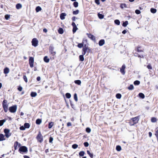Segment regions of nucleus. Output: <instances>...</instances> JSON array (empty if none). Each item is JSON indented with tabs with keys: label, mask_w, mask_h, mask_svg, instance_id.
I'll list each match as a JSON object with an SVG mask.
<instances>
[{
	"label": "nucleus",
	"mask_w": 158,
	"mask_h": 158,
	"mask_svg": "<svg viewBox=\"0 0 158 158\" xmlns=\"http://www.w3.org/2000/svg\"><path fill=\"white\" fill-rule=\"evenodd\" d=\"M98 18L100 19H102L103 18L104 16L103 15H102V14H100V13H98Z\"/></svg>",
	"instance_id": "obj_37"
},
{
	"label": "nucleus",
	"mask_w": 158,
	"mask_h": 158,
	"mask_svg": "<svg viewBox=\"0 0 158 158\" xmlns=\"http://www.w3.org/2000/svg\"><path fill=\"white\" fill-rule=\"evenodd\" d=\"M87 49V47H86V45H85L84 46V47L83 48V52H82V54L83 55H85L86 52V51Z\"/></svg>",
	"instance_id": "obj_17"
},
{
	"label": "nucleus",
	"mask_w": 158,
	"mask_h": 158,
	"mask_svg": "<svg viewBox=\"0 0 158 158\" xmlns=\"http://www.w3.org/2000/svg\"><path fill=\"white\" fill-rule=\"evenodd\" d=\"M135 13L137 14H140V11L139 10H135Z\"/></svg>",
	"instance_id": "obj_57"
},
{
	"label": "nucleus",
	"mask_w": 158,
	"mask_h": 158,
	"mask_svg": "<svg viewBox=\"0 0 158 158\" xmlns=\"http://www.w3.org/2000/svg\"><path fill=\"white\" fill-rule=\"evenodd\" d=\"M44 61L46 63H48L49 61V59L47 56H45L44 58Z\"/></svg>",
	"instance_id": "obj_21"
},
{
	"label": "nucleus",
	"mask_w": 158,
	"mask_h": 158,
	"mask_svg": "<svg viewBox=\"0 0 158 158\" xmlns=\"http://www.w3.org/2000/svg\"><path fill=\"white\" fill-rule=\"evenodd\" d=\"M49 52L52 56H54L56 54V52L54 51V48L52 46L49 47Z\"/></svg>",
	"instance_id": "obj_6"
},
{
	"label": "nucleus",
	"mask_w": 158,
	"mask_h": 158,
	"mask_svg": "<svg viewBox=\"0 0 158 158\" xmlns=\"http://www.w3.org/2000/svg\"><path fill=\"white\" fill-rule=\"evenodd\" d=\"M18 90L19 91H21L22 90V89H23V88L22 87H21V86H19L18 88Z\"/></svg>",
	"instance_id": "obj_61"
},
{
	"label": "nucleus",
	"mask_w": 158,
	"mask_h": 158,
	"mask_svg": "<svg viewBox=\"0 0 158 158\" xmlns=\"http://www.w3.org/2000/svg\"><path fill=\"white\" fill-rule=\"evenodd\" d=\"M79 12V10H77L75 11H74L73 12V15H77L78 14Z\"/></svg>",
	"instance_id": "obj_48"
},
{
	"label": "nucleus",
	"mask_w": 158,
	"mask_h": 158,
	"mask_svg": "<svg viewBox=\"0 0 158 158\" xmlns=\"http://www.w3.org/2000/svg\"><path fill=\"white\" fill-rule=\"evenodd\" d=\"M37 95V94L35 92H32L31 93V96L32 97H35Z\"/></svg>",
	"instance_id": "obj_19"
},
{
	"label": "nucleus",
	"mask_w": 158,
	"mask_h": 158,
	"mask_svg": "<svg viewBox=\"0 0 158 158\" xmlns=\"http://www.w3.org/2000/svg\"><path fill=\"white\" fill-rule=\"evenodd\" d=\"M17 106L16 105H14L10 107L9 108L10 111L12 113H15L17 110Z\"/></svg>",
	"instance_id": "obj_3"
},
{
	"label": "nucleus",
	"mask_w": 158,
	"mask_h": 158,
	"mask_svg": "<svg viewBox=\"0 0 158 158\" xmlns=\"http://www.w3.org/2000/svg\"><path fill=\"white\" fill-rule=\"evenodd\" d=\"M4 132L6 137L7 138L9 137L11 135V133L10 132V130L9 129H5L4 130Z\"/></svg>",
	"instance_id": "obj_2"
},
{
	"label": "nucleus",
	"mask_w": 158,
	"mask_h": 158,
	"mask_svg": "<svg viewBox=\"0 0 158 158\" xmlns=\"http://www.w3.org/2000/svg\"><path fill=\"white\" fill-rule=\"evenodd\" d=\"M78 146L77 144H75L72 145V147L73 149H76L77 148Z\"/></svg>",
	"instance_id": "obj_49"
},
{
	"label": "nucleus",
	"mask_w": 158,
	"mask_h": 158,
	"mask_svg": "<svg viewBox=\"0 0 158 158\" xmlns=\"http://www.w3.org/2000/svg\"><path fill=\"white\" fill-rule=\"evenodd\" d=\"M19 151L22 153V152H27V148L25 146H22L20 147Z\"/></svg>",
	"instance_id": "obj_1"
},
{
	"label": "nucleus",
	"mask_w": 158,
	"mask_h": 158,
	"mask_svg": "<svg viewBox=\"0 0 158 158\" xmlns=\"http://www.w3.org/2000/svg\"><path fill=\"white\" fill-rule=\"evenodd\" d=\"M147 68L149 69H152V67L150 64H149L147 66Z\"/></svg>",
	"instance_id": "obj_58"
},
{
	"label": "nucleus",
	"mask_w": 158,
	"mask_h": 158,
	"mask_svg": "<svg viewBox=\"0 0 158 158\" xmlns=\"http://www.w3.org/2000/svg\"><path fill=\"white\" fill-rule=\"evenodd\" d=\"M66 97L68 98H69L71 97V95L70 93H67L65 94Z\"/></svg>",
	"instance_id": "obj_42"
},
{
	"label": "nucleus",
	"mask_w": 158,
	"mask_h": 158,
	"mask_svg": "<svg viewBox=\"0 0 158 158\" xmlns=\"http://www.w3.org/2000/svg\"><path fill=\"white\" fill-rule=\"evenodd\" d=\"M134 56H138L139 57H142V58L143 57V56H141L140 55H139L137 53H135Z\"/></svg>",
	"instance_id": "obj_47"
},
{
	"label": "nucleus",
	"mask_w": 158,
	"mask_h": 158,
	"mask_svg": "<svg viewBox=\"0 0 158 158\" xmlns=\"http://www.w3.org/2000/svg\"><path fill=\"white\" fill-rule=\"evenodd\" d=\"M70 105H71V107H72V108H73V106H74V105L73 104L72 102L70 100Z\"/></svg>",
	"instance_id": "obj_64"
},
{
	"label": "nucleus",
	"mask_w": 158,
	"mask_h": 158,
	"mask_svg": "<svg viewBox=\"0 0 158 158\" xmlns=\"http://www.w3.org/2000/svg\"><path fill=\"white\" fill-rule=\"evenodd\" d=\"M128 24V22L127 21H126L124 22H123L122 26L123 27H126Z\"/></svg>",
	"instance_id": "obj_32"
},
{
	"label": "nucleus",
	"mask_w": 158,
	"mask_h": 158,
	"mask_svg": "<svg viewBox=\"0 0 158 158\" xmlns=\"http://www.w3.org/2000/svg\"><path fill=\"white\" fill-rule=\"evenodd\" d=\"M16 8L17 9H19L22 7V5L21 4H17L16 6Z\"/></svg>",
	"instance_id": "obj_20"
},
{
	"label": "nucleus",
	"mask_w": 158,
	"mask_h": 158,
	"mask_svg": "<svg viewBox=\"0 0 158 158\" xmlns=\"http://www.w3.org/2000/svg\"><path fill=\"white\" fill-rule=\"evenodd\" d=\"M53 138L52 137H50L49 138V142L50 143H52L53 140Z\"/></svg>",
	"instance_id": "obj_55"
},
{
	"label": "nucleus",
	"mask_w": 158,
	"mask_h": 158,
	"mask_svg": "<svg viewBox=\"0 0 158 158\" xmlns=\"http://www.w3.org/2000/svg\"><path fill=\"white\" fill-rule=\"evenodd\" d=\"M6 120L5 119L1 120H0V126H2L3 123L6 122Z\"/></svg>",
	"instance_id": "obj_30"
},
{
	"label": "nucleus",
	"mask_w": 158,
	"mask_h": 158,
	"mask_svg": "<svg viewBox=\"0 0 158 158\" xmlns=\"http://www.w3.org/2000/svg\"><path fill=\"white\" fill-rule=\"evenodd\" d=\"M151 122L153 123L156 122V118L153 117L151 119Z\"/></svg>",
	"instance_id": "obj_45"
},
{
	"label": "nucleus",
	"mask_w": 158,
	"mask_h": 158,
	"mask_svg": "<svg viewBox=\"0 0 158 158\" xmlns=\"http://www.w3.org/2000/svg\"><path fill=\"white\" fill-rule=\"evenodd\" d=\"M36 138L38 140V141L40 142V143H41L43 142V136L40 132H39V134H38L37 136L36 137Z\"/></svg>",
	"instance_id": "obj_4"
},
{
	"label": "nucleus",
	"mask_w": 158,
	"mask_h": 158,
	"mask_svg": "<svg viewBox=\"0 0 158 158\" xmlns=\"http://www.w3.org/2000/svg\"><path fill=\"white\" fill-rule=\"evenodd\" d=\"M34 59L32 57H30L29 59V64L30 67L31 68L33 67Z\"/></svg>",
	"instance_id": "obj_8"
},
{
	"label": "nucleus",
	"mask_w": 158,
	"mask_h": 158,
	"mask_svg": "<svg viewBox=\"0 0 158 158\" xmlns=\"http://www.w3.org/2000/svg\"><path fill=\"white\" fill-rule=\"evenodd\" d=\"M84 145L85 147H87L89 146V144L88 142H85L84 143Z\"/></svg>",
	"instance_id": "obj_54"
},
{
	"label": "nucleus",
	"mask_w": 158,
	"mask_h": 158,
	"mask_svg": "<svg viewBox=\"0 0 158 158\" xmlns=\"http://www.w3.org/2000/svg\"><path fill=\"white\" fill-rule=\"evenodd\" d=\"M85 154V152L83 151H81L79 153V155L80 156H83Z\"/></svg>",
	"instance_id": "obj_41"
},
{
	"label": "nucleus",
	"mask_w": 158,
	"mask_h": 158,
	"mask_svg": "<svg viewBox=\"0 0 158 158\" xmlns=\"http://www.w3.org/2000/svg\"><path fill=\"white\" fill-rule=\"evenodd\" d=\"M105 43V40L103 39H102L99 41L98 44L100 46H101L103 45Z\"/></svg>",
	"instance_id": "obj_15"
},
{
	"label": "nucleus",
	"mask_w": 158,
	"mask_h": 158,
	"mask_svg": "<svg viewBox=\"0 0 158 158\" xmlns=\"http://www.w3.org/2000/svg\"><path fill=\"white\" fill-rule=\"evenodd\" d=\"M10 17V15H6L5 16V19L6 20H8Z\"/></svg>",
	"instance_id": "obj_53"
},
{
	"label": "nucleus",
	"mask_w": 158,
	"mask_h": 158,
	"mask_svg": "<svg viewBox=\"0 0 158 158\" xmlns=\"http://www.w3.org/2000/svg\"><path fill=\"white\" fill-rule=\"evenodd\" d=\"M5 140V136L3 134H0V141Z\"/></svg>",
	"instance_id": "obj_16"
},
{
	"label": "nucleus",
	"mask_w": 158,
	"mask_h": 158,
	"mask_svg": "<svg viewBox=\"0 0 158 158\" xmlns=\"http://www.w3.org/2000/svg\"><path fill=\"white\" fill-rule=\"evenodd\" d=\"M20 129L21 130H24L25 129V127L24 126H22L20 127Z\"/></svg>",
	"instance_id": "obj_56"
},
{
	"label": "nucleus",
	"mask_w": 158,
	"mask_h": 158,
	"mask_svg": "<svg viewBox=\"0 0 158 158\" xmlns=\"http://www.w3.org/2000/svg\"><path fill=\"white\" fill-rule=\"evenodd\" d=\"M41 120L40 119H37L36 121V123L37 124H40L41 123Z\"/></svg>",
	"instance_id": "obj_34"
},
{
	"label": "nucleus",
	"mask_w": 158,
	"mask_h": 158,
	"mask_svg": "<svg viewBox=\"0 0 158 158\" xmlns=\"http://www.w3.org/2000/svg\"><path fill=\"white\" fill-rule=\"evenodd\" d=\"M83 46V43H79L77 45V47L79 48H81Z\"/></svg>",
	"instance_id": "obj_43"
},
{
	"label": "nucleus",
	"mask_w": 158,
	"mask_h": 158,
	"mask_svg": "<svg viewBox=\"0 0 158 158\" xmlns=\"http://www.w3.org/2000/svg\"><path fill=\"white\" fill-rule=\"evenodd\" d=\"M23 78L24 81L26 82H27V77L26 75H24Z\"/></svg>",
	"instance_id": "obj_52"
},
{
	"label": "nucleus",
	"mask_w": 158,
	"mask_h": 158,
	"mask_svg": "<svg viewBox=\"0 0 158 158\" xmlns=\"http://www.w3.org/2000/svg\"><path fill=\"white\" fill-rule=\"evenodd\" d=\"M95 2L97 5H98L100 4L99 0H95Z\"/></svg>",
	"instance_id": "obj_59"
},
{
	"label": "nucleus",
	"mask_w": 158,
	"mask_h": 158,
	"mask_svg": "<svg viewBox=\"0 0 158 158\" xmlns=\"http://www.w3.org/2000/svg\"><path fill=\"white\" fill-rule=\"evenodd\" d=\"M125 68V66L124 65H123L120 69V71L123 75H124L125 73L124 71V69Z\"/></svg>",
	"instance_id": "obj_12"
},
{
	"label": "nucleus",
	"mask_w": 158,
	"mask_h": 158,
	"mask_svg": "<svg viewBox=\"0 0 158 158\" xmlns=\"http://www.w3.org/2000/svg\"><path fill=\"white\" fill-rule=\"evenodd\" d=\"M139 48H140V47H137L136 48L137 51L138 52H143V51L142 50L139 49Z\"/></svg>",
	"instance_id": "obj_51"
},
{
	"label": "nucleus",
	"mask_w": 158,
	"mask_h": 158,
	"mask_svg": "<svg viewBox=\"0 0 158 158\" xmlns=\"http://www.w3.org/2000/svg\"><path fill=\"white\" fill-rule=\"evenodd\" d=\"M72 25L73 27V32L74 33L78 29V28L74 22H72Z\"/></svg>",
	"instance_id": "obj_9"
},
{
	"label": "nucleus",
	"mask_w": 158,
	"mask_h": 158,
	"mask_svg": "<svg viewBox=\"0 0 158 158\" xmlns=\"http://www.w3.org/2000/svg\"><path fill=\"white\" fill-rule=\"evenodd\" d=\"M91 129L89 127H87L86 129V131L88 133H89L91 132Z\"/></svg>",
	"instance_id": "obj_50"
},
{
	"label": "nucleus",
	"mask_w": 158,
	"mask_h": 158,
	"mask_svg": "<svg viewBox=\"0 0 158 158\" xmlns=\"http://www.w3.org/2000/svg\"><path fill=\"white\" fill-rule=\"evenodd\" d=\"M87 154L91 158H93V154L92 153H91L89 151L87 150Z\"/></svg>",
	"instance_id": "obj_31"
},
{
	"label": "nucleus",
	"mask_w": 158,
	"mask_h": 158,
	"mask_svg": "<svg viewBox=\"0 0 158 158\" xmlns=\"http://www.w3.org/2000/svg\"><path fill=\"white\" fill-rule=\"evenodd\" d=\"M74 99L76 102H77L78 100L77 97V94H75L74 95Z\"/></svg>",
	"instance_id": "obj_46"
},
{
	"label": "nucleus",
	"mask_w": 158,
	"mask_h": 158,
	"mask_svg": "<svg viewBox=\"0 0 158 158\" xmlns=\"http://www.w3.org/2000/svg\"><path fill=\"white\" fill-rule=\"evenodd\" d=\"M120 7L121 8L123 9L124 8L127 7V6L126 4L125 3H121L120 4Z\"/></svg>",
	"instance_id": "obj_24"
},
{
	"label": "nucleus",
	"mask_w": 158,
	"mask_h": 158,
	"mask_svg": "<svg viewBox=\"0 0 158 158\" xmlns=\"http://www.w3.org/2000/svg\"><path fill=\"white\" fill-rule=\"evenodd\" d=\"M133 123L131 124V125H134L135 124L138 123L139 120V117H136L133 118L131 119Z\"/></svg>",
	"instance_id": "obj_5"
},
{
	"label": "nucleus",
	"mask_w": 158,
	"mask_h": 158,
	"mask_svg": "<svg viewBox=\"0 0 158 158\" xmlns=\"http://www.w3.org/2000/svg\"><path fill=\"white\" fill-rule=\"evenodd\" d=\"M2 106L4 109L5 112H7L8 111V105L7 104H2Z\"/></svg>",
	"instance_id": "obj_11"
},
{
	"label": "nucleus",
	"mask_w": 158,
	"mask_h": 158,
	"mask_svg": "<svg viewBox=\"0 0 158 158\" xmlns=\"http://www.w3.org/2000/svg\"><path fill=\"white\" fill-rule=\"evenodd\" d=\"M58 32L60 34H62L64 32V30L62 28H60L58 30Z\"/></svg>",
	"instance_id": "obj_23"
},
{
	"label": "nucleus",
	"mask_w": 158,
	"mask_h": 158,
	"mask_svg": "<svg viewBox=\"0 0 158 158\" xmlns=\"http://www.w3.org/2000/svg\"><path fill=\"white\" fill-rule=\"evenodd\" d=\"M83 54L82 55H80L79 56V60L81 61H83L84 60V57H83Z\"/></svg>",
	"instance_id": "obj_33"
},
{
	"label": "nucleus",
	"mask_w": 158,
	"mask_h": 158,
	"mask_svg": "<svg viewBox=\"0 0 158 158\" xmlns=\"http://www.w3.org/2000/svg\"><path fill=\"white\" fill-rule=\"evenodd\" d=\"M66 14L65 13H62L60 15V18L61 19L64 20L65 19V17L66 16Z\"/></svg>",
	"instance_id": "obj_13"
},
{
	"label": "nucleus",
	"mask_w": 158,
	"mask_h": 158,
	"mask_svg": "<svg viewBox=\"0 0 158 158\" xmlns=\"http://www.w3.org/2000/svg\"><path fill=\"white\" fill-rule=\"evenodd\" d=\"M140 83V81L138 80L135 81H134V84L135 85H138Z\"/></svg>",
	"instance_id": "obj_39"
},
{
	"label": "nucleus",
	"mask_w": 158,
	"mask_h": 158,
	"mask_svg": "<svg viewBox=\"0 0 158 158\" xmlns=\"http://www.w3.org/2000/svg\"><path fill=\"white\" fill-rule=\"evenodd\" d=\"M139 96L140 98L143 99L145 97L144 95L142 93H140L139 94Z\"/></svg>",
	"instance_id": "obj_25"
},
{
	"label": "nucleus",
	"mask_w": 158,
	"mask_h": 158,
	"mask_svg": "<svg viewBox=\"0 0 158 158\" xmlns=\"http://www.w3.org/2000/svg\"><path fill=\"white\" fill-rule=\"evenodd\" d=\"M77 18L75 17V16H73L72 18V20L73 21H75V20H76V19H77Z\"/></svg>",
	"instance_id": "obj_60"
},
{
	"label": "nucleus",
	"mask_w": 158,
	"mask_h": 158,
	"mask_svg": "<svg viewBox=\"0 0 158 158\" xmlns=\"http://www.w3.org/2000/svg\"><path fill=\"white\" fill-rule=\"evenodd\" d=\"M32 45L34 47H36L38 44V40L36 38H33L31 41Z\"/></svg>",
	"instance_id": "obj_7"
},
{
	"label": "nucleus",
	"mask_w": 158,
	"mask_h": 158,
	"mask_svg": "<svg viewBox=\"0 0 158 158\" xmlns=\"http://www.w3.org/2000/svg\"><path fill=\"white\" fill-rule=\"evenodd\" d=\"M42 10L40 6H38L36 7L35 8V10L36 12H38L39 11L41 10Z\"/></svg>",
	"instance_id": "obj_28"
},
{
	"label": "nucleus",
	"mask_w": 158,
	"mask_h": 158,
	"mask_svg": "<svg viewBox=\"0 0 158 158\" xmlns=\"http://www.w3.org/2000/svg\"><path fill=\"white\" fill-rule=\"evenodd\" d=\"M72 125L71 123L70 122H68L67 123V126L68 127H69L71 126Z\"/></svg>",
	"instance_id": "obj_63"
},
{
	"label": "nucleus",
	"mask_w": 158,
	"mask_h": 158,
	"mask_svg": "<svg viewBox=\"0 0 158 158\" xmlns=\"http://www.w3.org/2000/svg\"><path fill=\"white\" fill-rule=\"evenodd\" d=\"M86 35H87L88 37L91 40H95V38L94 36V35H92L91 34H89V33H87Z\"/></svg>",
	"instance_id": "obj_10"
},
{
	"label": "nucleus",
	"mask_w": 158,
	"mask_h": 158,
	"mask_svg": "<svg viewBox=\"0 0 158 158\" xmlns=\"http://www.w3.org/2000/svg\"><path fill=\"white\" fill-rule=\"evenodd\" d=\"M134 88V87L133 85H131L129 87H128V89L130 90H132Z\"/></svg>",
	"instance_id": "obj_40"
},
{
	"label": "nucleus",
	"mask_w": 158,
	"mask_h": 158,
	"mask_svg": "<svg viewBox=\"0 0 158 158\" xmlns=\"http://www.w3.org/2000/svg\"><path fill=\"white\" fill-rule=\"evenodd\" d=\"M114 22L117 25H119L120 24V22L119 20L118 19H116L114 21Z\"/></svg>",
	"instance_id": "obj_36"
},
{
	"label": "nucleus",
	"mask_w": 158,
	"mask_h": 158,
	"mask_svg": "<svg viewBox=\"0 0 158 158\" xmlns=\"http://www.w3.org/2000/svg\"><path fill=\"white\" fill-rule=\"evenodd\" d=\"M53 124L54 123L53 122H51L49 123L48 127V128L49 129L51 128L52 127L53 125Z\"/></svg>",
	"instance_id": "obj_27"
},
{
	"label": "nucleus",
	"mask_w": 158,
	"mask_h": 158,
	"mask_svg": "<svg viewBox=\"0 0 158 158\" xmlns=\"http://www.w3.org/2000/svg\"><path fill=\"white\" fill-rule=\"evenodd\" d=\"M7 101L6 100H4L3 101V102H2V104H7Z\"/></svg>",
	"instance_id": "obj_62"
},
{
	"label": "nucleus",
	"mask_w": 158,
	"mask_h": 158,
	"mask_svg": "<svg viewBox=\"0 0 158 158\" xmlns=\"http://www.w3.org/2000/svg\"><path fill=\"white\" fill-rule=\"evenodd\" d=\"M116 149L117 151L119 152L121 150V147L119 145H117L116 147Z\"/></svg>",
	"instance_id": "obj_26"
},
{
	"label": "nucleus",
	"mask_w": 158,
	"mask_h": 158,
	"mask_svg": "<svg viewBox=\"0 0 158 158\" xmlns=\"http://www.w3.org/2000/svg\"><path fill=\"white\" fill-rule=\"evenodd\" d=\"M121 95L120 94H116V97L118 99H120L121 97Z\"/></svg>",
	"instance_id": "obj_44"
},
{
	"label": "nucleus",
	"mask_w": 158,
	"mask_h": 158,
	"mask_svg": "<svg viewBox=\"0 0 158 158\" xmlns=\"http://www.w3.org/2000/svg\"><path fill=\"white\" fill-rule=\"evenodd\" d=\"M24 127H25V128H28L30 127V125L29 123H25L24 125Z\"/></svg>",
	"instance_id": "obj_29"
},
{
	"label": "nucleus",
	"mask_w": 158,
	"mask_h": 158,
	"mask_svg": "<svg viewBox=\"0 0 158 158\" xmlns=\"http://www.w3.org/2000/svg\"><path fill=\"white\" fill-rule=\"evenodd\" d=\"M151 12L152 13H155L156 11V10L154 8H152L150 10Z\"/></svg>",
	"instance_id": "obj_35"
},
{
	"label": "nucleus",
	"mask_w": 158,
	"mask_h": 158,
	"mask_svg": "<svg viewBox=\"0 0 158 158\" xmlns=\"http://www.w3.org/2000/svg\"><path fill=\"white\" fill-rule=\"evenodd\" d=\"M9 69L8 68H6L4 69V73L5 74H7L9 72Z\"/></svg>",
	"instance_id": "obj_18"
},
{
	"label": "nucleus",
	"mask_w": 158,
	"mask_h": 158,
	"mask_svg": "<svg viewBox=\"0 0 158 158\" xmlns=\"http://www.w3.org/2000/svg\"><path fill=\"white\" fill-rule=\"evenodd\" d=\"M74 82L75 84H76L78 85H81V81L80 80H75L74 81Z\"/></svg>",
	"instance_id": "obj_22"
},
{
	"label": "nucleus",
	"mask_w": 158,
	"mask_h": 158,
	"mask_svg": "<svg viewBox=\"0 0 158 158\" xmlns=\"http://www.w3.org/2000/svg\"><path fill=\"white\" fill-rule=\"evenodd\" d=\"M21 144L19 143L17 141L15 142L14 144V147L15 148V150H16L17 148V146H18L19 147L20 146Z\"/></svg>",
	"instance_id": "obj_14"
},
{
	"label": "nucleus",
	"mask_w": 158,
	"mask_h": 158,
	"mask_svg": "<svg viewBox=\"0 0 158 158\" xmlns=\"http://www.w3.org/2000/svg\"><path fill=\"white\" fill-rule=\"evenodd\" d=\"M73 5L75 7H77L78 6V3L77 2L75 1L73 2Z\"/></svg>",
	"instance_id": "obj_38"
}]
</instances>
